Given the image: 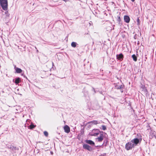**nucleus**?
I'll list each match as a JSON object with an SVG mask.
<instances>
[{"mask_svg": "<svg viewBox=\"0 0 156 156\" xmlns=\"http://www.w3.org/2000/svg\"><path fill=\"white\" fill-rule=\"evenodd\" d=\"M0 4L4 10H7L8 6V0H0Z\"/></svg>", "mask_w": 156, "mask_h": 156, "instance_id": "obj_1", "label": "nucleus"}, {"mask_svg": "<svg viewBox=\"0 0 156 156\" xmlns=\"http://www.w3.org/2000/svg\"><path fill=\"white\" fill-rule=\"evenodd\" d=\"M134 146L133 144L130 141L127 143L125 146V148L127 150H131L133 147H134Z\"/></svg>", "mask_w": 156, "mask_h": 156, "instance_id": "obj_2", "label": "nucleus"}, {"mask_svg": "<svg viewBox=\"0 0 156 156\" xmlns=\"http://www.w3.org/2000/svg\"><path fill=\"white\" fill-rule=\"evenodd\" d=\"M139 140L137 138H135L132 140L131 141L133 144L134 146H136L139 142Z\"/></svg>", "mask_w": 156, "mask_h": 156, "instance_id": "obj_3", "label": "nucleus"}, {"mask_svg": "<svg viewBox=\"0 0 156 156\" xmlns=\"http://www.w3.org/2000/svg\"><path fill=\"white\" fill-rule=\"evenodd\" d=\"M98 131L99 130L98 129H94L92 130V132L90 133V135L92 136H97L99 133H95V132H98Z\"/></svg>", "mask_w": 156, "mask_h": 156, "instance_id": "obj_4", "label": "nucleus"}, {"mask_svg": "<svg viewBox=\"0 0 156 156\" xmlns=\"http://www.w3.org/2000/svg\"><path fill=\"white\" fill-rule=\"evenodd\" d=\"M103 133V132H101L100 136L96 139L98 141L100 142L103 140L104 137Z\"/></svg>", "mask_w": 156, "mask_h": 156, "instance_id": "obj_5", "label": "nucleus"}, {"mask_svg": "<svg viewBox=\"0 0 156 156\" xmlns=\"http://www.w3.org/2000/svg\"><path fill=\"white\" fill-rule=\"evenodd\" d=\"M83 147L84 149H87L89 151H91L92 150L91 147L87 144H84L83 146Z\"/></svg>", "mask_w": 156, "mask_h": 156, "instance_id": "obj_6", "label": "nucleus"}, {"mask_svg": "<svg viewBox=\"0 0 156 156\" xmlns=\"http://www.w3.org/2000/svg\"><path fill=\"white\" fill-rule=\"evenodd\" d=\"M116 57L118 60L122 61L123 59V55L121 53L119 55H117Z\"/></svg>", "mask_w": 156, "mask_h": 156, "instance_id": "obj_7", "label": "nucleus"}, {"mask_svg": "<svg viewBox=\"0 0 156 156\" xmlns=\"http://www.w3.org/2000/svg\"><path fill=\"white\" fill-rule=\"evenodd\" d=\"M64 129L65 132L67 133H69L70 131L69 127L67 125H66L64 126Z\"/></svg>", "mask_w": 156, "mask_h": 156, "instance_id": "obj_8", "label": "nucleus"}, {"mask_svg": "<svg viewBox=\"0 0 156 156\" xmlns=\"http://www.w3.org/2000/svg\"><path fill=\"white\" fill-rule=\"evenodd\" d=\"M14 69L16 71V73H20L22 72V70L20 68L16 67V65L14 66Z\"/></svg>", "mask_w": 156, "mask_h": 156, "instance_id": "obj_9", "label": "nucleus"}, {"mask_svg": "<svg viewBox=\"0 0 156 156\" xmlns=\"http://www.w3.org/2000/svg\"><path fill=\"white\" fill-rule=\"evenodd\" d=\"M124 20L125 21L126 23H129L130 21V18L127 16H124Z\"/></svg>", "mask_w": 156, "mask_h": 156, "instance_id": "obj_10", "label": "nucleus"}, {"mask_svg": "<svg viewBox=\"0 0 156 156\" xmlns=\"http://www.w3.org/2000/svg\"><path fill=\"white\" fill-rule=\"evenodd\" d=\"M86 142L89 144L91 145H94V142L91 140H86Z\"/></svg>", "mask_w": 156, "mask_h": 156, "instance_id": "obj_11", "label": "nucleus"}, {"mask_svg": "<svg viewBox=\"0 0 156 156\" xmlns=\"http://www.w3.org/2000/svg\"><path fill=\"white\" fill-rule=\"evenodd\" d=\"M91 122L92 123V124L95 125H96L97 124H99L100 123V122L96 120H94L92 121Z\"/></svg>", "mask_w": 156, "mask_h": 156, "instance_id": "obj_12", "label": "nucleus"}, {"mask_svg": "<svg viewBox=\"0 0 156 156\" xmlns=\"http://www.w3.org/2000/svg\"><path fill=\"white\" fill-rule=\"evenodd\" d=\"M77 44V43L74 42H73L71 44L72 47L73 48H75Z\"/></svg>", "mask_w": 156, "mask_h": 156, "instance_id": "obj_13", "label": "nucleus"}, {"mask_svg": "<svg viewBox=\"0 0 156 156\" xmlns=\"http://www.w3.org/2000/svg\"><path fill=\"white\" fill-rule=\"evenodd\" d=\"M20 78L19 77L15 79V83L16 84H18L20 83Z\"/></svg>", "mask_w": 156, "mask_h": 156, "instance_id": "obj_14", "label": "nucleus"}, {"mask_svg": "<svg viewBox=\"0 0 156 156\" xmlns=\"http://www.w3.org/2000/svg\"><path fill=\"white\" fill-rule=\"evenodd\" d=\"M133 60L135 61H136L137 60V58L135 54L133 55L132 56Z\"/></svg>", "mask_w": 156, "mask_h": 156, "instance_id": "obj_15", "label": "nucleus"}, {"mask_svg": "<svg viewBox=\"0 0 156 156\" xmlns=\"http://www.w3.org/2000/svg\"><path fill=\"white\" fill-rule=\"evenodd\" d=\"M115 87L116 89H119L122 88L123 87V86L122 85H120V86L116 85L115 86Z\"/></svg>", "mask_w": 156, "mask_h": 156, "instance_id": "obj_16", "label": "nucleus"}, {"mask_svg": "<svg viewBox=\"0 0 156 156\" xmlns=\"http://www.w3.org/2000/svg\"><path fill=\"white\" fill-rule=\"evenodd\" d=\"M8 147L9 148H10L11 150H13V149H16V147H14L13 146H10V147H9V146H8Z\"/></svg>", "mask_w": 156, "mask_h": 156, "instance_id": "obj_17", "label": "nucleus"}, {"mask_svg": "<svg viewBox=\"0 0 156 156\" xmlns=\"http://www.w3.org/2000/svg\"><path fill=\"white\" fill-rule=\"evenodd\" d=\"M102 129L104 130H105L106 129V127L104 125H102Z\"/></svg>", "mask_w": 156, "mask_h": 156, "instance_id": "obj_18", "label": "nucleus"}, {"mask_svg": "<svg viewBox=\"0 0 156 156\" xmlns=\"http://www.w3.org/2000/svg\"><path fill=\"white\" fill-rule=\"evenodd\" d=\"M30 129H33L35 127V126L33 124H31L30 126Z\"/></svg>", "mask_w": 156, "mask_h": 156, "instance_id": "obj_19", "label": "nucleus"}, {"mask_svg": "<svg viewBox=\"0 0 156 156\" xmlns=\"http://www.w3.org/2000/svg\"><path fill=\"white\" fill-rule=\"evenodd\" d=\"M44 135L46 136H47L48 135V133L47 131H44Z\"/></svg>", "mask_w": 156, "mask_h": 156, "instance_id": "obj_20", "label": "nucleus"}, {"mask_svg": "<svg viewBox=\"0 0 156 156\" xmlns=\"http://www.w3.org/2000/svg\"><path fill=\"white\" fill-rule=\"evenodd\" d=\"M136 22L137 23V24L139 25L140 23V20L139 18H138L137 19Z\"/></svg>", "mask_w": 156, "mask_h": 156, "instance_id": "obj_21", "label": "nucleus"}, {"mask_svg": "<svg viewBox=\"0 0 156 156\" xmlns=\"http://www.w3.org/2000/svg\"><path fill=\"white\" fill-rule=\"evenodd\" d=\"M93 90L95 92L94 89V88H93Z\"/></svg>", "mask_w": 156, "mask_h": 156, "instance_id": "obj_22", "label": "nucleus"}, {"mask_svg": "<svg viewBox=\"0 0 156 156\" xmlns=\"http://www.w3.org/2000/svg\"><path fill=\"white\" fill-rule=\"evenodd\" d=\"M131 1L133 2L135 1V0H131Z\"/></svg>", "mask_w": 156, "mask_h": 156, "instance_id": "obj_23", "label": "nucleus"}, {"mask_svg": "<svg viewBox=\"0 0 156 156\" xmlns=\"http://www.w3.org/2000/svg\"><path fill=\"white\" fill-rule=\"evenodd\" d=\"M37 52H38V50H37Z\"/></svg>", "mask_w": 156, "mask_h": 156, "instance_id": "obj_24", "label": "nucleus"}, {"mask_svg": "<svg viewBox=\"0 0 156 156\" xmlns=\"http://www.w3.org/2000/svg\"><path fill=\"white\" fill-rule=\"evenodd\" d=\"M24 115H23V117H24Z\"/></svg>", "mask_w": 156, "mask_h": 156, "instance_id": "obj_25", "label": "nucleus"}, {"mask_svg": "<svg viewBox=\"0 0 156 156\" xmlns=\"http://www.w3.org/2000/svg\"><path fill=\"white\" fill-rule=\"evenodd\" d=\"M35 48L36 49H37V48L36 47H35Z\"/></svg>", "mask_w": 156, "mask_h": 156, "instance_id": "obj_26", "label": "nucleus"}]
</instances>
